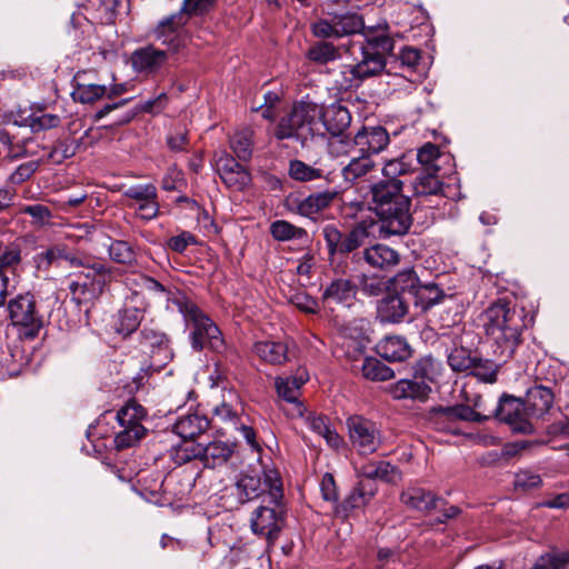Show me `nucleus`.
Masks as SVG:
<instances>
[{
  "label": "nucleus",
  "mask_w": 569,
  "mask_h": 569,
  "mask_svg": "<svg viewBox=\"0 0 569 569\" xmlns=\"http://www.w3.org/2000/svg\"><path fill=\"white\" fill-rule=\"evenodd\" d=\"M140 346L144 353H149L151 361L147 367L141 368V372L137 376L138 385L142 383L146 375L162 369L173 357V352L169 346L168 337L152 328L144 327L140 331Z\"/></svg>",
  "instance_id": "obj_6"
},
{
  "label": "nucleus",
  "mask_w": 569,
  "mask_h": 569,
  "mask_svg": "<svg viewBox=\"0 0 569 569\" xmlns=\"http://www.w3.org/2000/svg\"><path fill=\"white\" fill-rule=\"evenodd\" d=\"M169 302L182 315L186 325L191 327L189 338L196 351H201L206 347L216 351L223 348L224 341L219 328L186 295L170 293Z\"/></svg>",
  "instance_id": "obj_2"
},
{
  "label": "nucleus",
  "mask_w": 569,
  "mask_h": 569,
  "mask_svg": "<svg viewBox=\"0 0 569 569\" xmlns=\"http://www.w3.org/2000/svg\"><path fill=\"white\" fill-rule=\"evenodd\" d=\"M147 429L143 426L118 427L114 436V447L117 450L131 448L139 443L146 436Z\"/></svg>",
  "instance_id": "obj_45"
},
{
  "label": "nucleus",
  "mask_w": 569,
  "mask_h": 569,
  "mask_svg": "<svg viewBox=\"0 0 569 569\" xmlns=\"http://www.w3.org/2000/svg\"><path fill=\"white\" fill-rule=\"evenodd\" d=\"M438 375V363L431 357L421 358L413 367V378L432 382Z\"/></svg>",
  "instance_id": "obj_60"
},
{
  "label": "nucleus",
  "mask_w": 569,
  "mask_h": 569,
  "mask_svg": "<svg viewBox=\"0 0 569 569\" xmlns=\"http://www.w3.org/2000/svg\"><path fill=\"white\" fill-rule=\"evenodd\" d=\"M338 37H345L357 33L363 28V19L357 13L347 12L333 16Z\"/></svg>",
  "instance_id": "obj_53"
},
{
  "label": "nucleus",
  "mask_w": 569,
  "mask_h": 569,
  "mask_svg": "<svg viewBox=\"0 0 569 569\" xmlns=\"http://www.w3.org/2000/svg\"><path fill=\"white\" fill-rule=\"evenodd\" d=\"M377 353L390 362H401L411 356V348L400 336H387L376 346Z\"/></svg>",
  "instance_id": "obj_28"
},
{
  "label": "nucleus",
  "mask_w": 569,
  "mask_h": 569,
  "mask_svg": "<svg viewBox=\"0 0 569 569\" xmlns=\"http://www.w3.org/2000/svg\"><path fill=\"white\" fill-rule=\"evenodd\" d=\"M207 416L198 412H189L177 419L172 430L183 440H192L209 428Z\"/></svg>",
  "instance_id": "obj_26"
},
{
  "label": "nucleus",
  "mask_w": 569,
  "mask_h": 569,
  "mask_svg": "<svg viewBox=\"0 0 569 569\" xmlns=\"http://www.w3.org/2000/svg\"><path fill=\"white\" fill-rule=\"evenodd\" d=\"M376 226L372 218L362 219L348 233H342V254L350 253L363 246L375 234Z\"/></svg>",
  "instance_id": "obj_30"
},
{
  "label": "nucleus",
  "mask_w": 569,
  "mask_h": 569,
  "mask_svg": "<svg viewBox=\"0 0 569 569\" xmlns=\"http://www.w3.org/2000/svg\"><path fill=\"white\" fill-rule=\"evenodd\" d=\"M569 552L546 553L539 558L533 569H568Z\"/></svg>",
  "instance_id": "obj_61"
},
{
  "label": "nucleus",
  "mask_w": 569,
  "mask_h": 569,
  "mask_svg": "<svg viewBox=\"0 0 569 569\" xmlns=\"http://www.w3.org/2000/svg\"><path fill=\"white\" fill-rule=\"evenodd\" d=\"M252 134V130L243 129L230 138V147L241 161H248L251 158L253 147Z\"/></svg>",
  "instance_id": "obj_47"
},
{
  "label": "nucleus",
  "mask_w": 569,
  "mask_h": 569,
  "mask_svg": "<svg viewBox=\"0 0 569 569\" xmlns=\"http://www.w3.org/2000/svg\"><path fill=\"white\" fill-rule=\"evenodd\" d=\"M555 395L550 388L542 385H536L528 389L526 393L525 413L529 419H540L547 415L553 405Z\"/></svg>",
  "instance_id": "obj_18"
},
{
  "label": "nucleus",
  "mask_w": 569,
  "mask_h": 569,
  "mask_svg": "<svg viewBox=\"0 0 569 569\" xmlns=\"http://www.w3.org/2000/svg\"><path fill=\"white\" fill-rule=\"evenodd\" d=\"M21 248L18 244H9L0 254V272L14 271L21 263Z\"/></svg>",
  "instance_id": "obj_63"
},
{
  "label": "nucleus",
  "mask_w": 569,
  "mask_h": 569,
  "mask_svg": "<svg viewBox=\"0 0 569 569\" xmlns=\"http://www.w3.org/2000/svg\"><path fill=\"white\" fill-rule=\"evenodd\" d=\"M169 57L168 51L149 44L132 52L131 64L137 72L154 74L166 64Z\"/></svg>",
  "instance_id": "obj_15"
},
{
  "label": "nucleus",
  "mask_w": 569,
  "mask_h": 569,
  "mask_svg": "<svg viewBox=\"0 0 569 569\" xmlns=\"http://www.w3.org/2000/svg\"><path fill=\"white\" fill-rule=\"evenodd\" d=\"M372 210H380L393 206L396 202H406L410 198L403 194L402 180H379L370 186Z\"/></svg>",
  "instance_id": "obj_14"
},
{
  "label": "nucleus",
  "mask_w": 569,
  "mask_h": 569,
  "mask_svg": "<svg viewBox=\"0 0 569 569\" xmlns=\"http://www.w3.org/2000/svg\"><path fill=\"white\" fill-rule=\"evenodd\" d=\"M410 207L411 200L376 210L375 213L378 217L376 229L379 230L380 236L388 238L406 234L412 224Z\"/></svg>",
  "instance_id": "obj_8"
},
{
  "label": "nucleus",
  "mask_w": 569,
  "mask_h": 569,
  "mask_svg": "<svg viewBox=\"0 0 569 569\" xmlns=\"http://www.w3.org/2000/svg\"><path fill=\"white\" fill-rule=\"evenodd\" d=\"M143 319V312L139 308H126L119 315L118 331L123 335L134 332Z\"/></svg>",
  "instance_id": "obj_57"
},
{
  "label": "nucleus",
  "mask_w": 569,
  "mask_h": 569,
  "mask_svg": "<svg viewBox=\"0 0 569 569\" xmlns=\"http://www.w3.org/2000/svg\"><path fill=\"white\" fill-rule=\"evenodd\" d=\"M499 369L500 365L492 360L475 358L473 366L469 373L486 383H493L497 381Z\"/></svg>",
  "instance_id": "obj_54"
},
{
  "label": "nucleus",
  "mask_w": 569,
  "mask_h": 569,
  "mask_svg": "<svg viewBox=\"0 0 569 569\" xmlns=\"http://www.w3.org/2000/svg\"><path fill=\"white\" fill-rule=\"evenodd\" d=\"M9 318L18 335L22 339H34L43 326L42 318L36 309L33 295L27 292L18 295L8 303Z\"/></svg>",
  "instance_id": "obj_5"
},
{
  "label": "nucleus",
  "mask_w": 569,
  "mask_h": 569,
  "mask_svg": "<svg viewBox=\"0 0 569 569\" xmlns=\"http://www.w3.org/2000/svg\"><path fill=\"white\" fill-rule=\"evenodd\" d=\"M69 290L71 292V299L77 305H81L82 302L92 300L100 295V282L96 281L93 284H87L86 282H81V276H78L77 280H72L69 283Z\"/></svg>",
  "instance_id": "obj_50"
},
{
  "label": "nucleus",
  "mask_w": 569,
  "mask_h": 569,
  "mask_svg": "<svg viewBox=\"0 0 569 569\" xmlns=\"http://www.w3.org/2000/svg\"><path fill=\"white\" fill-rule=\"evenodd\" d=\"M441 158L440 150L438 146L427 142L417 151V160L421 164V171H440V166L438 164L439 159Z\"/></svg>",
  "instance_id": "obj_55"
},
{
  "label": "nucleus",
  "mask_w": 569,
  "mask_h": 569,
  "mask_svg": "<svg viewBox=\"0 0 569 569\" xmlns=\"http://www.w3.org/2000/svg\"><path fill=\"white\" fill-rule=\"evenodd\" d=\"M362 59L350 66V73L359 80L367 79L369 77H373L381 72L386 67V59L376 52H369L361 49Z\"/></svg>",
  "instance_id": "obj_35"
},
{
  "label": "nucleus",
  "mask_w": 569,
  "mask_h": 569,
  "mask_svg": "<svg viewBox=\"0 0 569 569\" xmlns=\"http://www.w3.org/2000/svg\"><path fill=\"white\" fill-rule=\"evenodd\" d=\"M378 487L375 482L359 479L342 501L333 508L337 518L346 520L355 510L366 507L376 496Z\"/></svg>",
  "instance_id": "obj_12"
},
{
  "label": "nucleus",
  "mask_w": 569,
  "mask_h": 569,
  "mask_svg": "<svg viewBox=\"0 0 569 569\" xmlns=\"http://www.w3.org/2000/svg\"><path fill=\"white\" fill-rule=\"evenodd\" d=\"M240 411V408H234L232 405L222 401L219 406L213 408V416L221 422L230 425L233 429H238V426L243 421Z\"/></svg>",
  "instance_id": "obj_59"
},
{
  "label": "nucleus",
  "mask_w": 569,
  "mask_h": 569,
  "mask_svg": "<svg viewBox=\"0 0 569 569\" xmlns=\"http://www.w3.org/2000/svg\"><path fill=\"white\" fill-rule=\"evenodd\" d=\"M408 313V302L400 295L383 297L377 307V317L385 323H398Z\"/></svg>",
  "instance_id": "obj_27"
},
{
  "label": "nucleus",
  "mask_w": 569,
  "mask_h": 569,
  "mask_svg": "<svg viewBox=\"0 0 569 569\" xmlns=\"http://www.w3.org/2000/svg\"><path fill=\"white\" fill-rule=\"evenodd\" d=\"M123 197L131 200L127 207L143 220H152L159 213L158 191L154 184H136L129 187Z\"/></svg>",
  "instance_id": "obj_11"
},
{
  "label": "nucleus",
  "mask_w": 569,
  "mask_h": 569,
  "mask_svg": "<svg viewBox=\"0 0 569 569\" xmlns=\"http://www.w3.org/2000/svg\"><path fill=\"white\" fill-rule=\"evenodd\" d=\"M400 500L408 508L420 512H430L438 507L439 502L445 503L440 497L421 487L406 489L401 492Z\"/></svg>",
  "instance_id": "obj_22"
},
{
  "label": "nucleus",
  "mask_w": 569,
  "mask_h": 569,
  "mask_svg": "<svg viewBox=\"0 0 569 569\" xmlns=\"http://www.w3.org/2000/svg\"><path fill=\"white\" fill-rule=\"evenodd\" d=\"M253 353L270 365H282L288 360V346L281 341L261 340L252 347Z\"/></svg>",
  "instance_id": "obj_34"
},
{
  "label": "nucleus",
  "mask_w": 569,
  "mask_h": 569,
  "mask_svg": "<svg viewBox=\"0 0 569 569\" xmlns=\"http://www.w3.org/2000/svg\"><path fill=\"white\" fill-rule=\"evenodd\" d=\"M147 417L146 409L138 403L134 399L128 400L122 406L117 415L116 419L118 427H136L142 426V420Z\"/></svg>",
  "instance_id": "obj_42"
},
{
  "label": "nucleus",
  "mask_w": 569,
  "mask_h": 569,
  "mask_svg": "<svg viewBox=\"0 0 569 569\" xmlns=\"http://www.w3.org/2000/svg\"><path fill=\"white\" fill-rule=\"evenodd\" d=\"M376 168V162L368 156L362 154L352 158L348 164L342 167L341 174L346 182L356 183L367 177Z\"/></svg>",
  "instance_id": "obj_37"
},
{
  "label": "nucleus",
  "mask_w": 569,
  "mask_h": 569,
  "mask_svg": "<svg viewBox=\"0 0 569 569\" xmlns=\"http://www.w3.org/2000/svg\"><path fill=\"white\" fill-rule=\"evenodd\" d=\"M393 39L388 34L387 28L369 30L366 33V44L361 49L379 53L386 59V56L393 50Z\"/></svg>",
  "instance_id": "obj_41"
},
{
  "label": "nucleus",
  "mask_w": 569,
  "mask_h": 569,
  "mask_svg": "<svg viewBox=\"0 0 569 569\" xmlns=\"http://www.w3.org/2000/svg\"><path fill=\"white\" fill-rule=\"evenodd\" d=\"M421 282L412 268L399 271L392 279L391 286L395 291L408 293L413 298L415 291L418 290Z\"/></svg>",
  "instance_id": "obj_46"
},
{
  "label": "nucleus",
  "mask_w": 569,
  "mask_h": 569,
  "mask_svg": "<svg viewBox=\"0 0 569 569\" xmlns=\"http://www.w3.org/2000/svg\"><path fill=\"white\" fill-rule=\"evenodd\" d=\"M199 443L184 442L183 445L177 446L171 452V459L174 463L181 466L193 459H199L200 453L198 452Z\"/></svg>",
  "instance_id": "obj_64"
},
{
  "label": "nucleus",
  "mask_w": 569,
  "mask_h": 569,
  "mask_svg": "<svg viewBox=\"0 0 569 569\" xmlns=\"http://www.w3.org/2000/svg\"><path fill=\"white\" fill-rule=\"evenodd\" d=\"M355 144L362 154H377L386 149L390 142L389 134L383 127H362L355 136Z\"/></svg>",
  "instance_id": "obj_16"
},
{
  "label": "nucleus",
  "mask_w": 569,
  "mask_h": 569,
  "mask_svg": "<svg viewBox=\"0 0 569 569\" xmlns=\"http://www.w3.org/2000/svg\"><path fill=\"white\" fill-rule=\"evenodd\" d=\"M269 493L257 507L250 518V527L254 535L273 542L284 526L286 508L282 505V482L278 475H269Z\"/></svg>",
  "instance_id": "obj_3"
},
{
  "label": "nucleus",
  "mask_w": 569,
  "mask_h": 569,
  "mask_svg": "<svg viewBox=\"0 0 569 569\" xmlns=\"http://www.w3.org/2000/svg\"><path fill=\"white\" fill-rule=\"evenodd\" d=\"M194 486L191 475H182L180 471L170 472L163 480V490L179 498L188 495Z\"/></svg>",
  "instance_id": "obj_43"
},
{
  "label": "nucleus",
  "mask_w": 569,
  "mask_h": 569,
  "mask_svg": "<svg viewBox=\"0 0 569 569\" xmlns=\"http://www.w3.org/2000/svg\"><path fill=\"white\" fill-rule=\"evenodd\" d=\"M362 254L368 266L373 269H389L399 262L398 252L386 244L371 246Z\"/></svg>",
  "instance_id": "obj_33"
},
{
  "label": "nucleus",
  "mask_w": 569,
  "mask_h": 569,
  "mask_svg": "<svg viewBox=\"0 0 569 569\" xmlns=\"http://www.w3.org/2000/svg\"><path fill=\"white\" fill-rule=\"evenodd\" d=\"M429 423L437 431L460 435V429L449 407H436L429 411Z\"/></svg>",
  "instance_id": "obj_39"
},
{
  "label": "nucleus",
  "mask_w": 569,
  "mask_h": 569,
  "mask_svg": "<svg viewBox=\"0 0 569 569\" xmlns=\"http://www.w3.org/2000/svg\"><path fill=\"white\" fill-rule=\"evenodd\" d=\"M525 410L522 399L503 393L493 410V416L499 421L507 423L515 432L532 433L533 426Z\"/></svg>",
  "instance_id": "obj_10"
},
{
  "label": "nucleus",
  "mask_w": 569,
  "mask_h": 569,
  "mask_svg": "<svg viewBox=\"0 0 569 569\" xmlns=\"http://www.w3.org/2000/svg\"><path fill=\"white\" fill-rule=\"evenodd\" d=\"M288 174L292 180L298 182L325 180L327 183H331L335 180V171L325 170L320 167L317 168L298 159L289 161Z\"/></svg>",
  "instance_id": "obj_24"
},
{
  "label": "nucleus",
  "mask_w": 569,
  "mask_h": 569,
  "mask_svg": "<svg viewBox=\"0 0 569 569\" xmlns=\"http://www.w3.org/2000/svg\"><path fill=\"white\" fill-rule=\"evenodd\" d=\"M270 233L278 241L302 238L306 231L286 220H276L270 224Z\"/></svg>",
  "instance_id": "obj_56"
},
{
  "label": "nucleus",
  "mask_w": 569,
  "mask_h": 569,
  "mask_svg": "<svg viewBox=\"0 0 569 569\" xmlns=\"http://www.w3.org/2000/svg\"><path fill=\"white\" fill-rule=\"evenodd\" d=\"M446 298H448V296L433 282L421 283L413 296L416 306L420 307L423 311L441 303Z\"/></svg>",
  "instance_id": "obj_40"
},
{
  "label": "nucleus",
  "mask_w": 569,
  "mask_h": 569,
  "mask_svg": "<svg viewBox=\"0 0 569 569\" xmlns=\"http://www.w3.org/2000/svg\"><path fill=\"white\" fill-rule=\"evenodd\" d=\"M78 142L71 138L57 140L48 152V160L51 163L60 164L66 159L73 157L78 150Z\"/></svg>",
  "instance_id": "obj_49"
},
{
  "label": "nucleus",
  "mask_w": 569,
  "mask_h": 569,
  "mask_svg": "<svg viewBox=\"0 0 569 569\" xmlns=\"http://www.w3.org/2000/svg\"><path fill=\"white\" fill-rule=\"evenodd\" d=\"M357 476L359 479L375 482L376 479L396 483L401 479V472L399 469L391 465L389 461H369L357 469Z\"/></svg>",
  "instance_id": "obj_23"
},
{
  "label": "nucleus",
  "mask_w": 569,
  "mask_h": 569,
  "mask_svg": "<svg viewBox=\"0 0 569 569\" xmlns=\"http://www.w3.org/2000/svg\"><path fill=\"white\" fill-rule=\"evenodd\" d=\"M431 392L429 383L413 379H401L390 387V395L396 400L426 401Z\"/></svg>",
  "instance_id": "obj_29"
},
{
  "label": "nucleus",
  "mask_w": 569,
  "mask_h": 569,
  "mask_svg": "<svg viewBox=\"0 0 569 569\" xmlns=\"http://www.w3.org/2000/svg\"><path fill=\"white\" fill-rule=\"evenodd\" d=\"M263 480L259 476L242 475L236 482V495L241 503L251 501L257 498H264L269 493V475H278L274 471L263 473Z\"/></svg>",
  "instance_id": "obj_19"
},
{
  "label": "nucleus",
  "mask_w": 569,
  "mask_h": 569,
  "mask_svg": "<svg viewBox=\"0 0 569 569\" xmlns=\"http://www.w3.org/2000/svg\"><path fill=\"white\" fill-rule=\"evenodd\" d=\"M187 24L183 13H172L163 18L152 30L154 39L172 56L186 47L187 36L184 27Z\"/></svg>",
  "instance_id": "obj_9"
},
{
  "label": "nucleus",
  "mask_w": 569,
  "mask_h": 569,
  "mask_svg": "<svg viewBox=\"0 0 569 569\" xmlns=\"http://www.w3.org/2000/svg\"><path fill=\"white\" fill-rule=\"evenodd\" d=\"M318 103L311 100L296 102L291 111L283 116L273 130L277 140L295 139L302 146L315 136L313 126L318 120Z\"/></svg>",
  "instance_id": "obj_4"
},
{
  "label": "nucleus",
  "mask_w": 569,
  "mask_h": 569,
  "mask_svg": "<svg viewBox=\"0 0 569 569\" xmlns=\"http://www.w3.org/2000/svg\"><path fill=\"white\" fill-rule=\"evenodd\" d=\"M318 119L333 137L341 136L351 123V114L341 103H331L326 108L318 104Z\"/></svg>",
  "instance_id": "obj_17"
},
{
  "label": "nucleus",
  "mask_w": 569,
  "mask_h": 569,
  "mask_svg": "<svg viewBox=\"0 0 569 569\" xmlns=\"http://www.w3.org/2000/svg\"><path fill=\"white\" fill-rule=\"evenodd\" d=\"M306 422L313 432L323 437L328 446L331 448H339L342 443V438L331 427L327 417L322 415L310 413L306 418Z\"/></svg>",
  "instance_id": "obj_38"
},
{
  "label": "nucleus",
  "mask_w": 569,
  "mask_h": 569,
  "mask_svg": "<svg viewBox=\"0 0 569 569\" xmlns=\"http://www.w3.org/2000/svg\"><path fill=\"white\" fill-rule=\"evenodd\" d=\"M338 191L325 190L309 194L297 204V213L302 217L313 218L327 209L336 199Z\"/></svg>",
  "instance_id": "obj_31"
},
{
  "label": "nucleus",
  "mask_w": 569,
  "mask_h": 569,
  "mask_svg": "<svg viewBox=\"0 0 569 569\" xmlns=\"http://www.w3.org/2000/svg\"><path fill=\"white\" fill-rule=\"evenodd\" d=\"M357 284L347 278L333 279L322 292V301L327 306L343 305L350 306L356 299Z\"/></svg>",
  "instance_id": "obj_21"
},
{
  "label": "nucleus",
  "mask_w": 569,
  "mask_h": 569,
  "mask_svg": "<svg viewBox=\"0 0 569 569\" xmlns=\"http://www.w3.org/2000/svg\"><path fill=\"white\" fill-rule=\"evenodd\" d=\"M276 389L278 396L292 406L286 413L291 418L303 417L306 408L299 400L300 391H298L296 381L291 378L278 377L276 379Z\"/></svg>",
  "instance_id": "obj_32"
},
{
  "label": "nucleus",
  "mask_w": 569,
  "mask_h": 569,
  "mask_svg": "<svg viewBox=\"0 0 569 569\" xmlns=\"http://www.w3.org/2000/svg\"><path fill=\"white\" fill-rule=\"evenodd\" d=\"M109 257L119 264L132 266L137 261L133 247L124 240H113L108 248Z\"/></svg>",
  "instance_id": "obj_51"
},
{
  "label": "nucleus",
  "mask_w": 569,
  "mask_h": 569,
  "mask_svg": "<svg viewBox=\"0 0 569 569\" xmlns=\"http://www.w3.org/2000/svg\"><path fill=\"white\" fill-rule=\"evenodd\" d=\"M89 73L79 71L73 78L72 98L81 103H93L107 94L106 86L97 84L88 80Z\"/></svg>",
  "instance_id": "obj_25"
},
{
  "label": "nucleus",
  "mask_w": 569,
  "mask_h": 569,
  "mask_svg": "<svg viewBox=\"0 0 569 569\" xmlns=\"http://www.w3.org/2000/svg\"><path fill=\"white\" fill-rule=\"evenodd\" d=\"M476 357H471L470 351L463 347L453 348L448 355V365L453 371L470 372Z\"/></svg>",
  "instance_id": "obj_58"
},
{
  "label": "nucleus",
  "mask_w": 569,
  "mask_h": 569,
  "mask_svg": "<svg viewBox=\"0 0 569 569\" xmlns=\"http://www.w3.org/2000/svg\"><path fill=\"white\" fill-rule=\"evenodd\" d=\"M349 439L359 455L375 453L382 445V435L378 425L362 416H351L346 421Z\"/></svg>",
  "instance_id": "obj_7"
},
{
  "label": "nucleus",
  "mask_w": 569,
  "mask_h": 569,
  "mask_svg": "<svg viewBox=\"0 0 569 569\" xmlns=\"http://www.w3.org/2000/svg\"><path fill=\"white\" fill-rule=\"evenodd\" d=\"M412 190L416 197L445 196L439 171H421L412 182Z\"/></svg>",
  "instance_id": "obj_36"
},
{
  "label": "nucleus",
  "mask_w": 569,
  "mask_h": 569,
  "mask_svg": "<svg viewBox=\"0 0 569 569\" xmlns=\"http://www.w3.org/2000/svg\"><path fill=\"white\" fill-rule=\"evenodd\" d=\"M362 376L371 381H387L393 378V370L376 358H366L361 366Z\"/></svg>",
  "instance_id": "obj_48"
},
{
  "label": "nucleus",
  "mask_w": 569,
  "mask_h": 569,
  "mask_svg": "<svg viewBox=\"0 0 569 569\" xmlns=\"http://www.w3.org/2000/svg\"><path fill=\"white\" fill-rule=\"evenodd\" d=\"M236 449L234 442L213 440L206 446L199 443V460L206 468L214 469L226 465Z\"/></svg>",
  "instance_id": "obj_20"
},
{
  "label": "nucleus",
  "mask_w": 569,
  "mask_h": 569,
  "mask_svg": "<svg viewBox=\"0 0 569 569\" xmlns=\"http://www.w3.org/2000/svg\"><path fill=\"white\" fill-rule=\"evenodd\" d=\"M64 256V246H52L33 257V263L38 271L48 272L52 266L58 267Z\"/></svg>",
  "instance_id": "obj_52"
},
{
  "label": "nucleus",
  "mask_w": 569,
  "mask_h": 569,
  "mask_svg": "<svg viewBox=\"0 0 569 569\" xmlns=\"http://www.w3.org/2000/svg\"><path fill=\"white\" fill-rule=\"evenodd\" d=\"M483 327L493 341V353L506 362L522 343L521 336L526 328L523 309H518L509 301L499 300L486 309Z\"/></svg>",
  "instance_id": "obj_1"
},
{
  "label": "nucleus",
  "mask_w": 569,
  "mask_h": 569,
  "mask_svg": "<svg viewBox=\"0 0 569 569\" xmlns=\"http://www.w3.org/2000/svg\"><path fill=\"white\" fill-rule=\"evenodd\" d=\"M307 58L315 63L327 64L339 59L340 52L333 43L319 41L308 49Z\"/></svg>",
  "instance_id": "obj_44"
},
{
  "label": "nucleus",
  "mask_w": 569,
  "mask_h": 569,
  "mask_svg": "<svg viewBox=\"0 0 569 569\" xmlns=\"http://www.w3.org/2000/svg\"><path fill=\"white\" fill-rule=\"evenodd\" d=\"M214 166L223 183L234 191L243 190L251 181L248 170L226 151L216 153Z\"/></svg>",
  "instance_id": "obj_13"
},
{
  "label": "nucleus",
  "mask_w": 569,
  "mask_h": 569,
  "mask_svg": "<svg viewBox=\"0 0 569 569\" xmlns=\"http://www.w3.org/2000/svg\"><path fill=\"white\" fill-rule=\"evenodd\" d=\"M216 3V0H183L177 13H183L188 22L192 16H201L208 12Z\"/></svg>",
  "instance_id": "obj_62"
}]
</instances>
